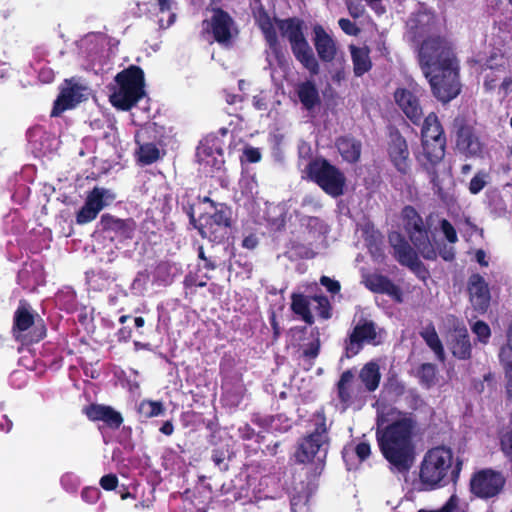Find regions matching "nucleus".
<instances>
[{"instance_id":"nucleus-1","label":"nucleus","mask_w":512,"mask_h":512,"mask_svg":"<svg viewBox=\"0 0 512 512\" xmlns=\"http://www.w3.org/2000/svg\"><path fill=\"white\" fill-rule=\"evenodd\" d=\"M419 61L435 97L449 102L460 92L458 62L451 44L439 36H430L419 50Z\"/></svg>"},{"instance_id":"nucleus-2","label":"nucleus","mask_w":512,"mask_h":512,"mask_svg":"<svg viewBox=\"0 0 512 512\" xmlns=\"http://www.w3.org/2000/svg\"><path fill=\"white\" fill-rule=\"evenodd\" d=\"M376 437L385 459L398 471H407L415 459L412 442L415 423L406 413L388 407L378 412Z\"/></svg>"},{"instance_id":"nucleus-3","label":"nucleus","mask_w":512,"mask_h":512,"mask_svg":"<svg viewBox=\"0 0 512 512\" xmlns=\"http://www.w3.org/2000/svg\"><path fill=\"white\" fill-rule=\"evenodd\" d=\"M462 469V462L454 459L453 452L446 446L429 449L421 463L420 481L426 489L442 487L449 480L456 481Z\"/></svg>"},{"instance_id":"nucleus-4","label":"nucleus","mask_w":512,"mask_h":512,"mask_svg":"<svg viewBox=\"0 0 512 512\" xmlns=\"http://www.w3.org/2000/svg\"><path fill=\"white\" fill-rule=\"evenodd\" d=\"M144 96V73L137 66H130L118 73L110 95L116 108L128 110Z\"/></svg>"},{"instance_id":"nucleus-5","label":"nucleus","mask_w":512,"mask_h":512,"mask_svg":"<svg viewBox=\"0 0 512 512\" xmlns=\"http://www.w3.org/2000/svg\"><path fill=\"white\" fill-rule=\"evenodd\" d=\"M313 431L298 444L295 459L299 463L323 462L328 446V425L323 411H317L310 419Z\"/></svg>"},{"instance_id":"nucleus-6","label":"nucleus","mask_w":512,"mask_h":512,"mask_svg":"<svg viewBox=\"0 0 512 512\" xmlns=\"http://www.w3.org/2000/svg\"><path fill=\"white\" fill-rule=\"evenodd\" d=\"M281 35L288 39L295 58L313 75L319 73V64L306 40L302 22L295 18H289L276 22Z\"/></svg>"},{"instance_id":"nucleus-7","label":"nucleus","mask_w":512,"mask_h":512,"mask_svg":"<svg viewBox=\"0 0 512 512\" xmlns=\"http://www.w3.org/2000/svg\"><path fill=\"white\" fill-rule=\"evenodd\" d=\"M308 177L317 183L328 195L341 196L344 193L345 176L327 160L317 158L306 167Z\"/></svg>"},{"instance_id":"nucleus-8","label":"nucleus","mask_w":512,"mask_h":512,"mask_svg":"<svg viewBox=\"0 0 512 512\" xmlns=\"http://www.w3.org/2000/svg\"><path fill=\"white\" fill-rule=\"evenodd\" d=\"M421 134L423 147L421 161L435 165L444 157L446 141L443 128L434 113H430L425 118Z\"/></svg>"},{"instance_id":"nucleus-9","label":"nucleus","mask_w":512,"mask_h":512,"mask_svg":"<svg viewBox=\"0 0 512 512\" xmlns=\"http://www.w3.org/2000/svg\"><path fill=\"white\" fill-rule=\"evenodd\" d=\"M402 218L404 229L419 253L425 259H436L437 253L434 246L430 242L428 231L424 226L422 217L413 207L406 206L402 210Z\"/></svg>"},{"instance_id":"nucleus-10","label":"nucleus","mask_w":512,"mask_h":512,"mask_svg":"<svg viewBox=\"0 0 512 512\" xmlns=\"http://www.w3.org/2000/svg\"><path fill=\"white\" fill-rule=\"evenodd\" d=\"M230 215V209L220 204L213 214L204 215L200 218L198 227L200 235L213 242L222 241L228 234Z\"/></svg>"},{"instance_id":"nucleus-11","label":"nucleus","mask_w":512,"mask_h":512,"mask_svg":"<svg viewBox=\"0 0 512 512\" xmlns=\"http://www.w3.org/2000/svg\"><path fill=\"white\" fill-rule=\"evenodd\" d=\"M505 477L492 469H483L476 472L470 480V491L481 499H490L497 496L505 485Z\"/></svg>"},{"instance_id":"nucleus-12","label":"nucleus","mask_w":512,"mask_h":512,"mask_svg":"<svg viewBox=\"0 0 512 512\" xmlns=\"http://www.w3.org/2000/svg\"><path fill=\"white\" fill-rule=\"evenodd\" d=\"M89 88L81 81L72 78L64 81L60 94L54 103L52 116H58L88 99Z\"/></svg>"},{"instance_id":"nucleus-13","label":"nucleus","mask_w":512,"mask_h":512,"mask_svg":"<svg viewBox=\"0 0 512 512\" xmlns=\"http://www.w3.org/2000/svg\"><path fill=\"white\" fill-rule=\"evenodd\" d=\"M378 332L372 321L362 320L354 327L346 341V356L353 357L359 353L364 343L378 344Z\"/></svg>"},{"instance_id":"nucleus-14","label":"nucleus","mask_w":512,"mask_h":512,"mask_svg":"<svg viewBox=\"0 0 512 512\" xmlns=\"http://www.w3.org/2000/svg\"><path fill=\"white\" fill-rule=\"evenodd\" d=\"M365 390L358 384L351 370L344 371L337 382V396L344 409L354 403H363Z\"/></svg>"},{"instance_id":"nucleus-15","label":"nucleus","mask_w":512,"mask_h":512,"mask_svg":"<svg viewBox=\"0 0 512 512\" xmlns=\"http://www.w3.org/2000/svg\"><path fill=\"white\" fill-rule=\"evenodd\" d=\"M206 29H211L214 39L220 44H227L237 34L233 19L221 9H214L209 21H205Z\"/></svg>"},{"instance_id":"nucleus-16","label":"nucleus","mask_w":512,"mask_h":512,"mask_svg":"<svg viewBox=\"0 0 512 512\" xmlns=\"http://www.w3.org/2000/svg\"><path fill=\"white\" fill-rule=\"evenodd\" d=\"M388 240L393 248V255L395 259L401 265L407 266L415 272H418L422 268V263L419 260L417 253L399 232H391L388 235Z\"/></svg>"},{"instance_id":"nucleus-17","label":"nucleus","mask_w":512,"mask_h":512,"mask_svg":"<svg viewBox=\"0 0 512 512\" xmlns=\"http://www.w3.org/2000/svg\"><path fill=\"white\" fill-rule=\"evenodd\" d=\"M418 92L416 86H413L411 89L398 88L394 92L396 104L414 124H418L423 116V111L417 96Z\"/></svg>"},{"instance_id":"nucleus-18","label":"nucleus","mask_w":512,"mask_h":512,"mask_svg":"<svg viewBox=\"0 0 512 512\" xmlns=\"http://www.w3.org/2000/svg\"><path fill=\"white\" fill-rule=\"evenodd\" d=\"M98 225L101 231L112 234V239H130L135 230L133 220L119 219L110 214H103Z\"/></svg>"},{"instance_id":"nucleus-19","label":"nucleus","mask_w":512,"mask_h":512,"mask_svg":"<svg viewBox=\"0 0 512 512\" xmlns=\"http://www.w3.org/2000/svg\"><path fill=\"white\" fill-rule=\"evenodd\" d=\"M468 291L470 301L475 310L485 312L490 303V292L488 284L478 274H474L469 278Z\"/></svg>"},{"instance_id":"nucleus-20","label":"nucleus","mask_w":512,"mask_h":512,"mask_svg":"<svg viewBox=\"0 0 512 512\" xmlns=\"http://www.w3.org/2000/svg\"><path fill=\"white\" fill-rule=\"evenodd\" d=\"M389 155L401 173H407L409 170V150L406 140L398 133L391 134V142L389 146Z\"/></svg>"},{"instance_id":"nucleus-21","label":"nucleus","mask_w":512,"mask_h":512,"mask_svg":"<svg viewBox=\"0 0 512 512\" xmlns=\"http://www.w3.org/2000/svg\"><path fill=\"white\" fill-rule=\"evenodd\" d=\"M84 413L91 421H103L112 428H119L123 422L121 414L110 406L91 404L84 408Z\"/></svg>"},{"instance_id":"nucleus-22","label":"nucleus","mask_w":512,"mask_h":512,"mask_svg":"<svg viewBox=\"0 0 512 512\" xmlns=\"http://www.w3.org/2000/svg\"><path fill=\"white\" fill-rule=\"evenodd\" d=\"M362 282L371 291L376 293H384L396 301H401L400 289L387 277L378 274H364Z\"/></svg>"},{"instance_id":"nucleus-23","label":"nucleus","mask_w":512,"mask_h":512,"mask_svg":"<svg viewBox=\"0 0 512 512\" xmlns=\"http://www.w3.org/2000/svg\"><path fill=\"white\" fill-rule=\"evenodd\" d=\"M314 46L322 61L330 62L335 58L337 48L335 41L320 25L314 26Z\"/></svg>"},{"instance_id":"nucleus-24","label":"nucleus","mask_w":512,"mask_h":512,"mask_svg":"<svg viewBox=\"0 0 512 512\" xmlns=\"http://www.w3.org/2000/svg\"><path fill=\"white\" fill-rule=\"evenodd\" d=\"M256 21L263 32L269 47L275 53L277 59L280 61V51L277 38V19H272L265 11L260 10L256 16Z\"/></svg>"},{"instance_id":"nucleus-25","label":"nucleus","mask_w":512,"mask_h":512,"mask_svg":"<svg viewBox=\"0 0 512 512\" xmlns=\"http://www.w3.org/2000/svg\"><path fill=\"white\" fill-rule=\"evenodd\" d=\"M456 146L458 150L469 156H476L482 151V144L471 127L463 126L457 133Z\"/></svg>"},{"instance_id":"nucleus-26","label":"nucleus","mask_w":512,"mask_h":512,"mask_svg":"<svg viewBox=\"0 0 512 512\" xmlns=\"http://www.w3.org/2000/svg\"><path fill=\"white\" fill-rule=\"evenodd\" d=\"M197 158L205 169H220L224 163L221 149L214 144L209 145L208 141L201 143L197 148Z\"/></svg>"},{"instance_id":"nucleus-27","label":"nucleus","mask_w":512,"mask_h":512,"mask_svg":"<svg viewBox=\"0 0 512 512\" xmlns=\"http://www.w3.org/2000/svg\"><path fill=\"white\" fill-rule=\"evenodd\" d=\"M297 96L306 110H312L321 102L318 89L313 81L307 80L296 86Z\"/></svg>"},{"instance_id":"nucleus-28","label":"nucleus","mask_w":512,"mask_h":512,"mask_svg":"<svg viewBox=\"0 0 512 512\" xmlns=\"http://www.w3.org/2000/svg\"><path fill=\"white\" fill-rule=\"evenodd\" d=\"M451 350L453 355L459 359H469L471 357V343L468 331L464 326L455 328Z\"/></svg>"},{"instance_id":"nucleus-29","label":"nucleus","mask_w":512,"mask_h":512,"mask_svg":"<svg viewBox=\"0 0 512 512\" xmlns=\"http://www.w3.org/2000/svg\"><path fill=\"white\" fill-rule=\"evenodd\" d=\"M359 379L365 392H374L381 380L379 365L376 362L366 363L359 372Z\"/></svg>"},{"instance_id":"nucleus-30","label":"nucleus","mask_w":512,"mask_h":512,"mask_svg":"<svg viewBox=\"0 0 512 512\" xmlns=\"http://www.w3.org/2000/svg\"><path fill=\"white\" fill-rule=\"evenodd\" d=\"M115 199V194L103 187H94L86 197L87 203L91 205L98 213L108 206Z\"/></svg>"},{"instance_id":"nucleus-31","label":"nucleus","mask_w":512,"mask_h":512,"mask_svg":"<svg viewBox=\"0 0 512 512\" xmlns=\"http://www.w3.org/2000/svg\"><path fill=\"white\" fill-rule=\"evenodd\" d=\"M336 146L345 161L354 163L359 160L361 144L358 141L348 137H341L337 140Z\"/></svg>"},{"instance_id":"nucleus-32","label":"nucleus","mask_w":512,"mask_h":512,"mask_svg":"<svg viewBox=\"0 0 512 512\" xmlns=\"http://www.w3.org/2000/svg\"><path fill=\"white\" fill-rule=\"evenodd\" d=\"M420 336L423 338L427 346L435 353L436 358L443 362L445 360L444 347L433 324L425 326L420 331Z\"/></svg>"},{"instance_id":"nucleus-33","label":"nucleus","mask_w":512,"mask_h":512,"mask_svg":"<svg viewBox=\"0 0 512 512\" xmlns=\"http://www.w3.org/2000/svg\"><path fill=\"white\" fill-rule=\"evenodd\" d=\"M266 215L270 228L274 231H280L286 224L287 205L285 203L269 205Z\"/></svg>"},{"instance_id":"nucleus-34","label":"nucleus","mask_w":512,"mask_h":512,"mask_svg":"<svg viewBox=\"0 0 512 512\" xmlns=\"http://www.w3.org/2000/svg\"><path fill=\"white\" fill-rule=\"evenodd\" d=\"M350 50L354 66V73L356 76H362L371 68L369 50L367 47L355 46H350Z\"/></svg>"},{"instance_id":"nucleus-35","label":"nucleus","mask_w":512,"mask_h":512,"mask_svg":"<svg viewBox=\"0 0 512 512\" xmlns=\"http://www.w3.org/2000/svg\"><path fill=\"white\" fill-rule=\"evenodd\" d=\"M291 308L293 312L299 315L307 324L314 323L313 315L310 311V301L303 295H293Z\"/></svg>"},{"instance_id":"nucleus-36","label":"nucleus","mask_w":512,"mask_h":512,"mask_svg":"<svg viewBox=\"0 0 512 512\" xmlns=\"http://www.w3.org/2000/svg\"><path fill=\"white\" fill-rule=\"evenodd\" d=\"M468 511V503L464 500L460 499L456 494L450 496V498L445 502V504L439 509L429 510V509H420L418 512H467Z\"/></svg>"},{"instance_id":"nucleus-37","label":"nucleus","mask_w":512,"mask_h":512,"mask_svg":"<svg viewBox=\"0 0 512 512\" xmlns=\"http://www.w3.org/2000/svg\"><path fill=\"white\" fill-rule=\"evenodd\" d=\"M160 158V150L155 144L146 143L139 145L138 159L144 165L152 164Z\"/></svg>"},{"instance_id":"nucleus-38","label":"nucleus","mask_w":512,"mask_h":512,"mask_svg":"<svg viewBox=\"0 0 512 512\" xmlns=\"http://www.w3.org/2000/svg\"><path fill=\"white\" fill-rule=\"evenodd\" d=\"M164 410L162 402L152 400H143L138 407V412L145 418L162 415Z\"/></svg>"},{"instance_id":"nucleus-39","label":"nucleus","mask_w":512,"mask_h":512,"mask_svg":"<svg viewBox=\"0 0 512 512\" xmlns=\"http://www.w3.org/2000/svg\"><path fill=\"white\" fill-rule=\"evenodd\" d=\"M418 377L422 385L427 388L432 387L436 383V367L431 363H424L418 371Z\"/></svg>"},{"instance_id":"nucleus-40","label":"nucleus","mask_w":512,"mask_h":512,"mask_svg":"<svg viewBox=\"0 0 512 512\" xmlns=\"http://www.w3.org/2000/svg\"><path fill=\"white\" fill-rule=\"evenodd\" d=\"M157 1H158L160 12L162 14H164L166 12L168 13V19L166 21H164L163 17L159 18V20H158L159 26L161 28H168L170 25H172L174 23L175 17H176V15L171 12V1L170 0H157Z\"/></svg>"},{"instance_id":"nucleus-41","label":"nucleus","mask_w":512,"mask_h":512,"mask_svg":"<svg viewBox=\"0 0 512 512\" xmlns=\"http://www.w3.org/2000/svg\"><path fill=\"white\" fill-rule=\"evenodd\" d=\"M99 213L85 200L83 207L76 215V222L78 224H86L93 221Z\"/></svg>"},{"instance_id":"nucleus-42","label":"nucleus","mask_w":512,"mask_h":512,"mask_svg":"<svg viewBox=\"0 0 512 512\" xmlns=\"http://www.w3.org/2000/svg\"><path fill=\"white\" fill-rule=\"evenodd\" d=\"M311 300L316 303L314 309L317 311L320 317L323 319H328L331 317V306L327 297L319 295L312 297Z\"/></svg>"},{"instance_id":"nucleus-43","label":"nucleus","mask_w":512,"mask_h":512,"mask_svg":"<svg viewBox=\"0 0 512 512\" xmlns=\"http://www.w3.org/2000/svg\"><path fill=\"white\" fill-rule=\"evenodd\" d=\"M471 330L483 344H486L491 336L490 327L484 321H476L472 325Z\"/></svg>"},{"instance_id":"nucleus-44","label":"nucleus","mask_w":512,"mask_h":512,"mask_svg":"<svg viewBox=\"0 0 512 512\" xmlns=\"http://www.w3.org/2000/svg\"><path fill=\"white\" fill-rule=\"evenodd\" d=\"M384 391L394 397H399L404 394L405 386L397 378H389L384 385Z\"/></svg>"},{"instance_id":"nucleus-45","label":"nucleus","mask_w":512,"mask_h":512,"mask_svg":"<svg viewBox=\"0 0 512 512\" xmlns=\"http://www.w3.org/2000/svg\"><path fill=\"white\" fill-rule=\"evenodd\" d=\"M488 174L485 172H478L469 183V191L472 194L479 193L487 184Z\"/></svg>"},{"instance_id":"nucleus-46","label":"nucleus","mask_w":512,"mask_h":512,"mask_svg":"<svg viewBox=\"0 0 512 512\" xmlns=\"http://www.w3.org/2000/svg\"><path fill=\"white\" fill-rule=\"evenodd\" d=\"M440 228L449 243L454 244L458 241L456 230L448 220H441Z\"/></svg>"},{"instance_id":"nucleus-47","label":"nucleus","mask_w":512,"mask_h":512,"mask_svg":"<svg viewBox=\"0 0 512 512\" xmlns=\"http://www.w3.org/2000/svg\"><path fill=\"white\" fill-rule=\"evenodd\" d=\"M338 24L342 31L347 35L356 36L360 32V29L355 25V23H353L349 19L341 18L338 21Z\"/></svg>"},{"instance_id":"nucleus-48","label":"nucleus","mask_w":512,"mask_h":512,"mask_svg":"<svg viewBox=\"0 0 512 512\" xmlns=\"http://www.w3.org/2000/svg\"><path fill=\"white\" fill-rule=\"evenodd\" d=\"M81 497L85 502L93 504L99 499L100 491L95 487H87L83 489Z\"/></svg>"},{"instance_id":"nucleus-49","label":"nucleus","mask_w":512,"mask_h":512,"mask_svg":"<svg viewBox=\"0 0 512 512\" xmlns=\"http://www.w3.org/2000/svg\"><path fill=\"white\" fill-rule=\"evenodd\" d=\"M501 449L504 454L512 461V431L505 433L501 437Z\"/></svg>"},{"instance_id":"nucleus-50","label":"nucleus","mask_w":512,"mask_h":512,"mask_svg":"<svg viewBox=\"0 0 512 512\" xmlns=\"http://www.w3.org/2000/svg\"><path fill=\"white\" fill-rule=\"evenodd\" d=\"M499 76L496 75L495 71L490 69L489 71H485L484 76V87L486 90H493L496 87V82L498 81Z\"/></svg>"},{"instance_id":"nucleus-51","label":"nucleus","mask_w":512,"mask_h":512,"mask_svg":"<svg viewBox=\"0 0 512 512\" xmlns=\"http://www.w3.org/2000/svg\"><path fill=\"white\" fill-rule=\"evenodd\" d=\"M118 484V479L113 474H108L100 479V485L105 490H113Z\"/></svg>"},{"instance_id":"nucleus-52","label":"nucleus","mask_w":512,"mask_h":512,"mask_svg":"<svg viewBox=\"0 0 512 512\" xmlns=\"http://www.w3.org/2000/svg\"><path fill=\"white\" fill-rule=\"evenodd\" d=\"M320 283L326 287V289L331 293H337L340 290V284L338 281L333 280L327 276H322L320 279Z\"/></svg>"},{"instance_id":"nucleus-53","label":"nucleus","mask_w":512,"mask_h":512,"mask_svg":"<svg viewBox=\"0 0 512 512\" xmlns=\"http://www.w3.org/2000/svg\"><path fill=\"white\" fill-rule=\"evenodd\" d=\"M46 335V328L43 320L40 317L34 316V338L37 340L44 338Z\"/></svg>"},{"instance_id":"nucleus-54","label":"nucleus","mask_w":512,"mask_h":512,"mask_svg":"<svg viewBox=\"0 0 512 512\" xmlns=\"http://www.w3.org/2000/svg\"><path fill=\"white\" fill-rule=\"evenodd\" d=\"M62 485L69 491H75L78 486L77 479L72 474H65L61 478Z\"/></svg>"},{"instance_id":"nucleus-55","label":"nucleus","mask_w":512,"mask_h":512,"mask_svg":"<svg viewBox=\"0 0 512 512\" xmlns=\"http://www.w3.org/2000/svg\"><path fill=\"white\" fill-rule=\"evenodd\" d=\"M355 452L358 458L363 461L368 458L371 453L370 445L368 443L361 442L356 446Z\"/></svg>"},{"instance_id":"nucleus-56","label":"nucleus","mask_w":512,"mask_h":512,"mask_svg":"<svg viewBox=\"0 0 512 512\" xmlns=\"http://www.w3.org/2000/svg\"><path fill=\"white\" fill-rule=\"evenodd\" d=\"M347 8H348V11H349V14L353 17V18H359L361 17L363 14H364V7L360 4H355L351 1H348L347 2Z\"/></svg>"},{"instance_id":"nucleus-57","label":"nucleus","mask_w":512,"mask_h":512,"mask_svg":"<svg viewBox=\"0 0 512 512\" xmlns=\"http://www.w3.org/2000/svg\"><path fill=\"white\" fill-rule=\"evenodd\" d=\"M512 91V78L507 77L504 78L502 83L499 85L498 93L502 95V97H506Z\"/></svg>"},{"instance_id":"nucleus-58","label":"nucleus","mask_w":512,"mask_h":512,"mask_svg":"<svg viewBox=\"0 0 512 512\" xmlns=\"http://www.w3.org/2000/svg\"><path fill=\"white\" fill-rule=\"evenodd\" d=\"M319 339H316L313 343L310 344L308 348H305L303 351L304 356L309 358H315L319 352Z\"/></svg>"},{"instance_id":"nucleus-59","label":"nucleus","mask_w":512,"mask_h":512,"mask_svg":"<svg viewBox=\"0 0 512 512\" xmlns=\"http://www.w3.org/2000/svg\"><path fill=\"white\" fill-rule=\"evenodd\" d=\"M253 105L256 109L264 111L267 109V100L263 94H259L253 97Z\"/></svg>"},{"instance_id":"nucleus-60","label":"nucleus","mask_w":512,"mask_h":512,"mask_svg":"<svg viewBox=\"0 0 512 512\" xmlns=\"http://www.w3.org/2000/svg\"><path fill=\"white\" fill-rule=\"evenodd\" d=\"M242 245L247 249H254L258 245V239L255 235L250 234L243 239Z\"/></svg>"},{"instance_id":"nucleus-61","label":"nucleus","mask_w":512,"mask_h":512,"mask_svg":"<svg viewBox=\"0 0 512 512\" xmlns=\"http://www.w3.org/2000/svg\"><path fill=\"white\" fill-rule=\"evenodd\" d=\"M245 155L247 160L252 163L259 161L261 157L260 152L255 148L246 149Z\"/></svg>"},{"instance_id":"nucleus-62","label":"nucleus","mask_w":512,"mask_h":512,"mask_svg":"<svg viewBox=\"0 0 512 512\" xmlns=\"http://www.w3.org/2000/svg\"><path fill=\"white\" fill-rule=\"evenodd\" d=\"M39 79L43 83H50L54 79V72L51 69H44L40 71Z\"/></svg>"},{"instance_id":"nucleus-63","label":"nucleus","mask_w":512,"mask_h":512,"mask_svg":"<svg viewBox=\"0 0 512 512\" xmlns=\"http://www.w3.org/2000/svg\"><path fill=\"white\" fill-rule=\"evenodd\" d=\"M505 367V373H506V377L508 378V383H507V393L510 397H512V371L508 373V370L510 367H508V365H504Z\"/></svg>"},{"instance_id":"nucleus-64","label":"nucleus","mask_w":512,"mask_h":512,"mask_svg":"<svg viewBox=\"0 0 512 512\" xmlns=\"http://www.w3.org/2000/svg\"><path fill=\"white\" fill-rule=\"evenodd\" d=\"M173 430L174 427L170 421H166L160 428V431L165 435H171L173 433Z\"/></svg>"}]
</instances>
